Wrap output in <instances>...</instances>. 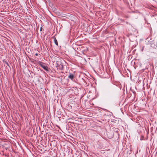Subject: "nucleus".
Segmentation results:
<instances>
[{"mask_svg": "<svg viewBox=\"0 0 157 157\" xmlns=\"http://www.w3.org/2000/svg\"><path fill=\"white\" fill-rule=\"evenodd\" d=\"M54 43H55V44L57 45H58V42L57 41V40L56 39V38H54Z\"/></svg>", "mask_w": 157, "mask_h": 157, "instance_id": "7ed1b4c3", "label": "nucleus"}, {"mask_svg": "<svg viewBox=\"0 0 157 157\" xmlns=\"http://www.w3.org/2000/svg\"><path fill=\"white\" fill-rule=\"evenodd\" d=\"M42 30V27H41L40 28V31H41Z\"/></svg>", "mask_w": 157, "mask_h": 157, "instance_id": "20e7f679", "label": "nucleus"}, {"mask_svg": "<svg viewBox=\"0 0 157 157\" xmlns=\"http://www.w3.org/2000/svg\"><path fill=\"white\" fill-rule=\"evenodd\" d=\"M74 75L73 74H70L68 76V78L71 79H73L74 78Z\"/></svg>", "mask_w": 157, "mask_h": 157, "instance_id": "f03ea898", "label": "nucleus"}, {"mask_svg": "<svg viewBox=\"0 0 157 157\" xmlns=\"http://www.w3.org/2000/svg\"><path fill=\"white\" fill-rule=\"evenodd\" d=\"M38 64L42 67L45 70L48 71V68L45 65V64L39 61L38 63Z\"/></svg>", "mask_w": 157, "mask_h": 157, "instance_id": "f257e3e1", "label": "nucleus"}, {"mask_svg": "<svg viewBox=\"0 0 157 157\" xmlns=\"http://www.w3.org/2000/svg\"><path fill=\"white\" fill-rule=\"evenodd\" d=\"M35 55L36 56H38V54H37V53H36V54H35Z\"/></svg>", "mask_w": 157, "mask_h": 157, "instance_id": "39448f33", "label": "nucleus"}]
</instances>
